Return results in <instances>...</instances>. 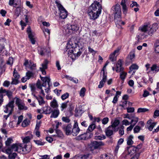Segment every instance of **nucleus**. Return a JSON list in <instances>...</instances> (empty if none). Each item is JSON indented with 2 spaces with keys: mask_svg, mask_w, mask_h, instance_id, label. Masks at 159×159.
<instances>
[{
  "mask_svg": "<svg viewBox=\"0 0 159 159\" xmlns=\"http://www.w3.org/2000/svg\"><path fill=\"white\" fill-rule=\"evenodd\" d=\"M66 49V51H67L68 52L73 53L75 56L76 55L78 56L80 55V53L78 51H77L79 50V48L76 47L74 48V46H72L70 43H69L67 44Z\"/></svg>",
  "mask_w": 159,
  "mask_h": 159,
  "instance_id": "nucleus-5",
  "label": "nucleus"
},
{
  "mask_svg": "<svg viewBox=\"0 0 159 159\" xmlns=\"http://www.w3.org/2000/svg\"><path fill=\"white\" fill-rule=\"evenodd\" d=\"M119 51L120 49L118 48L110 54L109 59L111 61L113 62L116 60V57L119 54Z\"/></svg>",
  "mask_w": 159,
  "mask_h": 159,
  "instance_id": "nucleus-11",
  "label": "nucleus"
},
{
  "mask_svg": "<svg viewBox=\"0 0 159 159\" xmlns=\"http://www.w3.org/2000/svg\"><path fill=\"white\" fill-rule=\"evenodd\" d=\"M100 157L101 159H110V157L108 156V154L104 153L102 154L100 156Z\"/></svg>",
  "mask_w": 159,
  "mask_h": 159,
  "instance_id": "nucleus-45",
  "label": "nucleus"
},
{
  "mask_svg": "<svg viewBox=\"0 0 159 159\" xmlns=\"http://www.w3.org/2000/svg\"><path fill=\"white\" fill-rule=\"evenodd\" d=\"M62 120L63 121L66 123H69L70 121V120L68 117H62Z\"/></svg>",
  "mask_w": 159,
  "mask_h": 159,
  "instance_id": "nucleus-58",
  "label": "nucleus"
},
{
  "mask_svg": "<svg viewBox=\"0 0 159 159\" xmlns=\"http://www.w3.org/2000/svg\"><path fill=\"white\" fill-rule=\"evenodd\" d=\"M10 84V82L7 80H6L4 82L3 85L6 87H8Z\"/></svg>",
  "mask_w": 159,
  "mask_h": 159,
  "instance_id": "nucleus-60",
  "label": "nucleus"
},
{
  "mask_svg": "<svg viewBox=\"0 0 159 159\" xmlns=\"http://www.w3.org/2000/svg\"><path fill=\"white\" fill-rule=\"evenodd\" d=\"M123 68L122 66V61L119 60L116 65V71L117 72H119L122 71Z\"/></svg>",
  "mask_w": 159,
  "mask_h": 159,
  "instance_id": "nucleus-13",
  "label": "nucleus"
},
{
  "mask_svg": "<svg viewBox=\"0 0 159 159\" xmlns=\"http://www.w3.org/2000/svg\"><path fill=\"white\" fill-rule=\"evenodd\" d=\"M152 120H149L147 121V128L150 131L152 130L153 129L157 124V122H152Z\"/></svg>",
  "mask_w": 159,
  "mask_h": 159,
  "instance_id": "nucleus-16",
  "label": "nucleus"
},
{
  "mask_svg": "<svg viewBox=\"0 0 159 159\" xmlns=\"http://www.w3.org/2000/svg\"><path fill=\"white\" fill-rule=\"evenodd\" d=\"M69 96V94L68 93H66L63 94L61 96V98L63 100L67 98Z\"/></svg>",
  "mask_w": 159,
  "mask_h": 159,
  "instance_id": "nucleus-52",
  "label": "nucleus"
},
{
  "mask_svg": "<svg viewBox=\"0 0 159 159\" xmlns=\"http://www.w3.org/2000/svg\"><path fill=\"white\" fill-rule=\"evenodd\" d=\"M109 121V119L108 117H105L102 120V123L104 125L107 124Z\"/></svg>",
  "mask_w": 159,
  "mask_h": 159,
  "instance_id": "nucleus-53",
  "label": "nucleus"
},
{
  "mask_svg": "<svg viewBox=\"0 0 159 159\" xmlns=\"http://www.w3.org/2000/svg\"><path fill=\"white\" fill-rule=\"evenodd\" d=\"M67 29L71 30L72 31H77L79 29V27L77 25H68L67 27Z\"/></svg>",
  "mask_w": 159,
  "mask_h": 159,
  "instance_id": "nucleus-22",
  "label": "nucleus"
},
{
  "mask_svg": "<svg viewBox=\"0 0 159 159\" xmlns=\"http://www.w3.org/2000/svg\"><path fill=\"white\" fill-rule=\"evenodd\" d=\"M111 10L114 11L113 13L114 15L115 21L116 23L117 19H120L121 17V9L120 5L116 4L112 7Z\"/></svg>",
  "mask_w": 159,
  "mask_h": 159,
  "instance_id": "nucleus-3",
  "label": "nucleus"
},
{
  "mask_svg": "<svg viewBox=\"0 0 159 159\" xmlns=\"http://www.w3.org/2000/svg\"><path fill=\"white\" fill-rule=\"evenodd\" d=\"M34 142L35 143L38 145H43L44 144V143L41 140H34Z\"/></svg>",
  "mask_w": 159,
  "mask_h": 159,
  "instance_id": "nucleus-48",
  "label": "nucleus"
},
{
  "mask_svg": "<svg viewBox=\"0 0 159 159\" xmlns=\"http://www.w3.org/2000/svg\"><path fill=\"white\" fill-rule=\"evenodd\" d=\"M80 131V129L78 126V124L77 122H75L73 125L72 133L74 136H77Z\"/></svg>",
  "mask_w": 159,
  "mask_h": 159,
  "instance_id": "nucleus-10",
  "label": "nucleus"
},
{
  "mask_svg": "<svg viewBox=\"0 0 159 159\" xmlns=\"http://www.w3.org/2000/svg\"><path fill=\"white\" fill-rule=\"evenodd\" d=\"M131 119V121L130 122V123H131V125L134 126L138 122L139 119L138 117H135L134 116H132V119Z\"/></svg>",
  "mask_w": 159,
  "mask_h": 159,
  "instance_id": "nucleus-24",
  "label": "nucleus"
},
{
  "mask_svg": "<svg viewBox=\"0 0 159 159\" xmlns=\"http://www.w3.org/2000/svg\"><path fill=\"white\" fill-rule=\"evenodd\" d=\"M39 102V105H41L45 103V102L43 100V98L40 96H39V97L37 99Z\"/></svg>",
  "mask_w": 159,
  "mask_h": 159,
  "instance_id": "nucleus-38",
  "label": "nucleus"
},
{
  "mask_svg": "<svg viewBox=\"0 0 159 159\" xmlns=\"http://www.w3.org/2000/svg\"><path fill=\"white\" fill-rule=\"evenodd\" d=\"M32 64V62L31 61H29L28 60H25V61L24 63V65L25 66L27 67L28 66H29L30 65H31Z\"/></svg>",
  "mask_w": 159,
  "mask_h": 159,
  "instance_id": "nucleus-54",
  "label": "nucleus"
},
{
  "mask_svg": "<svg viewBox=\"0 0 159 159\" xmlns=\"http://www.w3.org/2000/svg\"><path fill=\"white\" fill-rule=\"evenodd\" d=\"M149 29V26L148 25H146L140 27L139 28V30L145 33L148 31Z\"/></svg>",
  "mask_w": 159,
  "mask_h": 159,
  "instance_id": "nucleus-26",
  "label": "nucleus"
},
{
  "mask_svg": "<svg viewBox=\"0 0 159 159\" xmlns=\"http://www.w3.org/2000/svg\"><path fill=\"white\" fill-rule=\"evenodd\" d=\"M22 144L20 143H16L12 144L10 147L6 150L7 153H11L13 152H21V149L22 148Z\"/></svg>",
  "mask_w": 159,
  "mask_h": 159,
  "instance_id": "nucleus-2",
  "label": "nucleus"
},
{
  "mask_svg": "<svg viewBox=\"0 0 159 159\" xmlns=\"http://www.w3.org/2000/svg\"><path fill=\"white\" fill-rule=\"evenodd\" d=\"M127 1V0H122L121 3V5L122 7L123 13L125 14L127 13V10L126 5L125 4V3Z\"/></svg>",
  "mask_w": 159,
  "mask_h": 159,
  "instance_id": "nucleus-23",
  "label": "nucleus"
},
{
  "mask_svg": "<svg viewBox=\"0 0 159 159\" xmlns=\"http://www.w3.org/2000/svg\"><path fill=\"white\" fill-rule=\"evenodd\" d=\"M89 154H87L83 156L80 155L79 157L81 159H90L89 158Z\"/></svg>",
  "mask_w": 159,
  "mask_h": 159,
  "instance_id": "nucleus-51",
  "label": "nucleus"
},
{
  "mask_svg": "<svg viewBox=\"0 0 159 159\" xmlns=\"http://www.w3.org/2000/svg\"><path fill=\"white\" fill-rule=\"evenodd\" d=\"M14 103L13 101L9 102L4 107V111L6 113H9L10 114H12L14 107Z\"/></svg>",
  "mask_w": 159,
  "mask_h": 159,
  "instance_id": "nucleus-6",
  "label": "nucleus"
},
{
  "mask_svg": "<svg viewBox=\"0 0 159 159\" xmlns=\"http://www.w3.org/2000/svg\"><path fill=\"white\" fill-rule=\"evenodd\" d=\"M55 3L60 12L59 14L60 17L62 19H65L68 15L67 11L59 2L56 1L55 2Z\"/></svg>",
  "mask_w": 159,
  "mask_h": 159,
  "instance_id": "nucleus-4",
  "label": "nucleus"
},
{
  "mask_svg": "<svg viewBox=\"0 0 159 159\" xmlns=\"http://www.w3.org/2000/svg\"><path fill=\"white\" fill-rule=\"evenodd\" d=\"M95 134L97 135L98 134V133H95ZM94 139L96 140H102L105 139L106 137L104 135L102 134L100 135L96 136H95Z\"/></svg>",
  "mask_w": 159,
  "mask_h": 159,
  "instance_id": "nucleus-33",
  "label": "nucleus"
},
{
  "mask_svg": "<svg viewBox=\"0 0 159 159\" xmlns=\"http://www.w3.org/2000/svg\"><path fill=\"white\" fill-rule=\"evenodd\" d=\"M27 32L28 35V37L31 43L33 44H35V40L34 38V35L32 33L30 27V26H29L27 28Z\"/></svg>",
  "mask_w": 159,
  "mask_h": 159,
  "instance_id": "nucleus-9",
  "label": "nucleus"
},
{
  "mask_svg": "<svg viewBox=\"0 0 159 159\" xmlns=\"http://www.w3.org/2000/svg\"><path fill=\"white\" fill-rule=\"evenodd\" d=\"M12 139L11 138H7V140L5 142V144L6 146H8L10 144L13 142Z\"/></svg>",
  "mask_w": 159,
  "mask_h": 159,
  "instance_id": "nucleus-42",
  "label": "nucleus"
},
{
  "mask_svg": "<svg viewBox=\"0 0 159 159\" xmlns=\"http://www.w3.org/2000/svg\"><path fill=\"white\" fill-rule=\"evenodd\" d=\"M102 6L99 2H95L88 8L87 12L90 19H97L101 13Z\"/></svg>",
  "mask_w": 159,
  "mask_h": 159,
  "instance_id": "nucleus-1",
  "label": "nucleus"
},
{
  "mask_svg": "<svg viewBox=\"0 0 159 159\" xmlns=\"http://www.w3.org/2000/svg\"><path fill=\"white\" fill-rule=\"evenodd\" d=\"M69 102V101L64 102L61 104V110L63 111V110L66 108L67 106V103Z\"/></svg>",
  "mask_w": 159,
  "mask_h": 159,
  "instance_id": "nucleus-37",
  "label": "nucleus"
},
{
  "mask_svg": "<svg viewBox=\"0 0 159 159\" xmlns=\"http://www.w3.org/2000/svg\"><path fill=\"white\" fill-rule=\"evenodd\" d=\"M118 129H116L110 126H109L105 129V133L106 135L108 137H110L114 134V132L117 131Z\"/></svg>",
  "mask_w": 159,
  "mask_h": 159,
  "instance_id": "nucleus-7",
  "label": "nucleus"
},
{
  "mask_svg": "<svg viewBox=\"0 0 159 159\" xmlns=\"http://www.w3.org/2000/svg\"><path fill=\"white\" fill-rule=\"evenodd\" d=\"M48 63V61L45 60L43 63L42 64V67H40V69L43 75H45L46 74L45 70L47 68V66Z\"/></svg>",
  "mask_w": 159,
  "mask_h": 159,
  "instance_id": "nucleus-12",
  "label": "nucleus"
},
{
  "mask_svg": "<svg viewBox=\"0 0 159 159\" xmlns=\"http://www.w3.org/2000/svg\"><path fill=\"white\" fill-rule=\"evenodd\" d=\"M39 159H50L49 157L47 155H45L40 156Z\"/></svg>",
  "mask_w": 159,
  "mask_h": 159,
  "instance_id": "nucleus-64",
  "label": "nucleus"
},
{
  "mask_svg": "<svg viewBox=\"0 0 159 159\" xmlns=\"http://www.w3.org/2000/svg\"><path fill=\"white\" fill-rule=\"evenodd\" d=\"M41 80L43 82L42 85L43 87H45L46 86V82L48 83V85H49V82L50 81V78L48 77H43L40 76Z\"/></svg>",
  "mask_w": 159,
  "mask_h": 159,
  "instance_id": "nucleus-18",
  "label": "nucleus"
},
{
  "mask_svg": "<svg viewBox=\"0 0 159 159\" xmlns=\"http://www.w3.org/2000/svg\"><path fill=\"white\" fill-rule=\"evenodd\" d=\"M124 126L123 125H121L119 128V133L120 135L122 136L124 134Z\"/></svg>",
  "mask_w": 159,
  "mask_h": 159,
  "instance_id": "nucleus-39",
  "label": "nucleus"
},
{
  "mask_svg": "<svg viewBox=\"0 0 159 159\" xmlns=\"http://www.w3.org/2000/svg\"><path fill=\"white\" fill-rule=\"evenodd\" d=\"M26 134L28 135L22 139L24 143L29 142L30 140L33 137V136L31 134V132L30 131H28L26 133Z\"/></svg>",
  "mask_w": 159,
  "mask_h": 159,
  "instance_id": "nucleus-15",
  "label": "nucleus"
},
{
  "mask_svg": "<svg viewBox=\"0 0 159 159\" xmlns=\"http://www.w3.org/2000/svg\"><path fill=\"white\" fill-rule=\"evenodd\" d=\"M18 107L20 110H26L28 109L27 107L25 106V103L23 102L18 105Z\"/></svg>",
  "mask_w": 159,
  "mask_h": 159,
  "instance_id": "nucleus-32",
  "label": "nucleus"
},
{
  "mask_svg": "<svg viewBox=\"0 0 159 159\" xmlns=\"http://www.w3.org/2000/svg\"><path fill=\"white\" fill-rule=\"evenodd\" d=\"M134 138L133 136L131 135H129L127 138V143L128 145H131L134 143L132 139Z\"/></svg>",
  "mask_w": 159,
  "mask_h": 159,
  "instance_id": "nucleus-28",
  "label": "nucleus"
},
{
  "mask_svg": "<svg viewBox=\"0 0 159 159\" xmlns=\"http://www.w3.org/2000/svg\"><path fill=\"white\" fill-rule=\"evenodd\" d=\"M95 125L93 123L89 126L87 130L90 132H91L95 128Z\"/></svg>",
  "mask_w": 159,
  "mask_h": 159,
  "instance_id": "nucleus-41",
  "label": "nucleus"
},
{
  "mask_svg": "<svg viewBox=\"0 0 159 159\" xmlns=\"http://www.w3.org/2000/svg\"><path fill=\"white\" fill-rule=\"evenodd\" d=\"M86 91V89L85 88H82L80 90V96L81 97H84L85 95V93Z\"/></svg>",
  "mask_w": 159,
  "mask_h": 159,
  "instance_id": "nucleus-43",
  "label": "nucleus"
},
{
  "mask_svg": "<svg viewBox=\"0 0 159 159\" xmlns=\"http://www.w3.org/2000/svg\"><path fill=\"white\" fill-rule=\"evenodd\" d=\"M159 71V66L156 64H153L151 67V70L148 71V73H155L158 72Z\"/></svg>",
  "mask_w": 159,
  "mask_h": 159,
  "instance_id": "nucleus-17",
  "label": "nucleus"
},
{
  "mask_svg": "<svg viewBox=\"0 0 159 159\" xmlns=\"http://www.w3.org/2000/svg\"><path fill=\"white\" fill-rule=\"evenodd\" d=\"M123 124L125 125L126 126L130 124H131L130 122H129L127 120L125 119L122 121Z\"/></svg>",
  "mask_w": 159,
  "mask_h": 159,
  "instance_id": "nucleus-59",
  "label": "nucleus"
},
{
  "mask_svg": "<svg viewBox=\"0 0 159 159\" xmlns=\"http://www.w3.org/2000/svg\"><path fill=\"white\" fill-rule=\"evenodd\" d=\"M26 76L29 79L31 77L33 76L34 75V74L32 72L28 71L26 72Z\"/></svg>",
  "mask_w": 159,
  "mask_h": 159,
  "instance_id": "nucleus-47",
  "label": "nucleus"
},
{
  "mask_svg": "<svg viewBox=\"0 0 159 159\" xmlns=\"http://www.w3.org/2000/svg\"><path fill=\"white\" fill-rule=\"evenodd\" d=\"M36 85L37 87L39 89H41L42 86H43L41 84L40 81L39 80H38L36 84Z\"/></svg>",
  "mask_w": 159,
  "mask_h": 159,
  "instance_id": "nucleus-57",
  "label": "nucleus"
},
{
  "mask_svg": "<svg viewBox=\"0 0 159 159\" xmlns=\"http://www.w3.org/2000/svg\"><path fill=\"white\" fill-rule=\"evenodd\" d=\"M18 79L16 78L12 79V81L11 83V84H16L18 83Z\"/></svg>",
  "mask_w": 159,
  "mask_h": 159,
  "instance_id": "nucleus-63",
  "label": "nucleus"
},
{
  "mask_svg": "<svg viewBox=\"0 0 159 159\" xmlns=\"http://www.w3.org/2000/svg\"><path fill=\"white\" fill-rule=\"evenodd\" d=\"M22 148H21L22 152L24 153H28L30 152L31 149V146L30 144H25L24 146L22 144Z\"/></svg>",
  "mask_w": 159,
  "mask_h": 159,
  "instance_id": "nucleus-14",
  "label": "nucleus"
},
{
  "mask_svg": "<svg viewBox=\"0 0 159 159\" xmlns=\"http://www.w3.org/2000/svg\"><path fill=\"white\" fill-rule=\"evenodd\" d=\"M87 135V134L85 133L81 134L78 137V139L79 140H86L88 138Z\"/></svg>",
  "mask_w": 159,
  "mask_h": 159,
  "instance_id": "nucleus-34",
  "label": "nucleus"
},
{
  "mask_svg": "<svg viewBox=\"0 0 159 159\" xmlns=\"http://www.w3.org/2000/svg\"><path fill=\"white\" fill-rule=\"evenodd\" d=\"M13 75L15 78L17 79H19L20 77V75L17 72L16 69H15L14 70V71L13 72Z\"/></svg>",
  "mask_w": 159,
  "mask_h": 159,
  "instance_id": "nucleus-49",
  "label": "nucleus"
},
{
  "mask_svg": "<svg viewBox=\"0 0 159 159\" xmlns=\"http://www.w3.org/2000/svg\"><path fill=\"white\" fill-rule=\"evenodd\" d=\"M135 57V51L134 50H132L129 53L128 56V59L129 60V62H132L133 59Z\"/></svg>",
  "mask_w": 159,
  "mask_h": 159,
  "instance_id": "nucleus-19",
  "label": "nucleus"
},
{
  "mask_svg": "<svg viewBox=\"0 0 159 159\" xmlns=\"http://www.w3.org/2000/svg\"><path fill=\"white\" fill-rule=\"evenodd\" d=\"M149 111V109L145 108H140L138 109L137 112L141 113Z\"/></svg>",
  "mask_w": 159,
  "mask_h": 159,
  "instance_id": "nucleus-40",
  "label": "nucleus"
},
{
  "mask_svg": "<svg viewBox=\"0 0 159 159\" xmlns=\"http://www.w3.org/2000/svg\"><path fill=\"white\" fill-rule=\"evenodd\" d=\"M65 131L66 135H68L71 133V128L70 125H67L65 128Z\"/></svg>",
  "mask_w": 159,
  "mask_h": 159,
  "instance_id": "nucleus-30",
  "label": "nucleus"
},
{
  "mask_svg": "<svg viewBox=\"0 0 159 159\" xmlns=\"http://www.w3.org/2000/svg\"><path fill=\"white\" fill-rule=\"evenodd\" d=\"M155 51L156 53H159V43L156 41L154 44Z\"/></svg>",
  "mask_w": 159,
  "mask_h": 159,
  "instance_id": "nucleus-36",
  "label": "nucleus"
},
{
  "mask_svg": "<svg viewBox=\"0 0 159 159\" xmlns=\"http://www.w3.org/2000/svg\"><path fill=\"white\" fill-rule=\"evenodd\" d=\"M50 106L53 108H57L58 107V105L56 100L54 98L52 101L50 102Z\"/></svg>",
  "mask_w": 159,
  "mask_h": 159,
  "instance_id": "nucleus-25",
  "label": "nucleus"
},
{
  "mask_svg": "<svg viewBox=\"0 0 159 159\" xmlns=\"http://www.w3.org/2000/svg\"><path fill=\"white\" fill-rule=\"evenodd\" d=\"M159 116V110H156L154 113L153 117L154 118H156V117H158Z\"/></svg>",
  "mask_w": 159,
  "mask_h": 159,
  "instance_id": "nucleus-61",
  "label": "nucleus"
},
{
  "mask_svg": "<svg viewBox=\"0 0 159 159\" xmlns=\"http://www.w3.org/2000/svg\"><path fill=\"white\" fill-rule=\"evenodd\" d=\"M127 75V73L124 71H121L120 73V78L121 80H124Z\"/></svg>",
  "mask_w": 159,
  "mask_h": 159,
  "instance_id": "nucleus-46",
  "label": "nucleus"
},
{
  "mask_svg": "<svg viewBox=\"0 0 159 159\" xmlns=\"http://www.w3.org/2000/svg\"><path fill=\"white\" fill-rule=\"evenodd\" d=\"M140 128L138 126H136L134 127V133H137L139 132L140 130Z\"/></svg>",
  "mask_w": 159,
  "mask_h": 159,
  "instance_id": "nucleus-56",
  "label": "nucleus"
},
{
  "mask_svg": "<svg viewBox=\"0 0 159 159\" xmlns=\"http://www.w3.org/2000/svg\"><path fill=\"white\" fill-rule=\"evenodd\" d=\"M120 122L119 120H115L111 125L110 126L115 129V128L118 125Z\"/></svg>",
  "mask_w": 159,
  "mask_h": 159,
  "instance_id": "nucleus-31",
  "label": "nucleus"
},
{
  "mask_svg": "<svg viewBox=\"0 0 159 159\" xmlns=\"http://www.w3.org/2000/svg\"><path fill=\"white\" fill-rule=\"evenodd\" d=\"M139 68V66L136 64H132L130 67V71H129V73H130L131 72L134 70H137Z\"/></svg>",
  "mask_w": 159,
  "mask_h": 159,
  "instance_id": "nucleus-35",
  "label": "nucleus"
},
{
  "mask_svg": "<svg viewBox=\"0 0 159 159\" xmlns=\"http://www.w3.org/2000/svg\"><path fill=\"white\" fill-rule=\"evenodd\" d=\"M47 50L44 48L39 47L38 48V52L41 55L43 56L46 53Z\"/></svg>",
  "mask_w": 159,
  "mask_h": 159,
  "instance_id": "nucleus-29",
  "label": "nucleus"
},
{
  "mask_svg": "<svg viewBox=\"0 0 159 159\" xmlns=\"http://www.w3.org/2000/svg\"><path fill=\"white\" fill-rule=\"evenodd\" d=\"M104 145V143L102 142H98L94 141L92 142L91 143V147L92 148L97 149L100 148L101 146Z\"/></svg>",
  "mask_w": 159,
  "mask_h": 159,
  "instance_id": "nucleus-8",
  "label": "nucleus"
},
{
  "mask_svg": "<svg viewBox=\"0 0 159 159\" xmlns=\"http://www.w3.org/2000/svg\"><path fill=\"white\" fill-rule=\"evenodd\" d=\"M6 43V40L3 38L0 39V52L4 47L5 44Z\"/></svg>",
  "mask_w": 159,
  "mask_h": 159,
  "instance_id": "nucleus-27",
  "label": "nucleus"
},
{
  "mask_svg": "<svg viewBox=\"0 0 159 159\" xmlns=\"http://www.w3.org/2000/svg\"><path fill=\"white\" fill-rule=\"evenodd\" d=\"M29 121L27 119L25 120L22 124V126L23 127H25L28 125L29 124Z\"/></svg>",
  "mask_w": 159,
  "mask_h": 159,
  "instance_id": "nucleus-50",
  "label": "nucleus"
},
{
  "mask_svg": "<svg viewBox=\"0 0 159 159\" xmlns=\"http://www.w3.org/2000/svg\"><path fill=\"white\" fill-rule=\"evenodd\" d=\"M36 66V64L33 63L32 62V64L31 65H30L29 66V67L30 68L31 70H34L35 69V67Z\"/></svg>",
  "mask_w": 159,
  "mask_h": 159,
  "instance_id": "nucleus-62",
  "label": "nucleus"
},
{
  "mask_svg": "<svg viewBox=\"0 0 159 159\" xmlns=\"http://www.w3.org/2000/svg\"><path fill=\"white\" fill-rule=\"evenodd\" d=\"M60 111L58 109L54 110L52 111L50 117L56 118L58 117Z\"/></svg>",
  "mask_w": 159,
  "mask_h": 159,
  "instance_id": "nucleus-21",
  "label": "nucleus"
},
{
  "mask_svg": "<svg viewBox=\"0 0 159 159\" xmlns=\"http://www.w3.org/2000/svg\"><path fill=\"white\" fill-rule=\"evenodd\" d=\"M8 154H9L8 157L9 159H14L17 155L16 153H11Z\"/></svg>",
  "mask_w": 159,
  "mask_h": 159,
  "instance_id": "nucleus-44",
  "label": "nucleus"
},
{
  "mask_svg": "<svg viewBox=\"0 0 159 159\" xmlns=\"http://www.w3.org/2000/svg\"><path fill=\"white\" fill-rule=\"evenodd\" d=\"M107 73H105V71L101 70L100 73V78H102L101 80L104 83H105L107 80Z\"/></svg>",
  "mask_w": 159,
  "mask_h": 159,
  "instance_id": "nucleus-20",
  "label": "nucleus"
},
{
  "mask_svg": "<svg viewBox=\"0 0 159 159\" xmlns=\"http://www.w3.org/2000/svg\"><path fill=\"white\" fill-rule=\"evenodd\" d=\"M13 63V59L11 57H10L7 61V63L10 65H12Z\"/></svg>",
  "mask_w": 159,
  "mask_h": 159,
  "instance_id": "nucleus-55",
  "label": "nucleus"
}]
</instances>
